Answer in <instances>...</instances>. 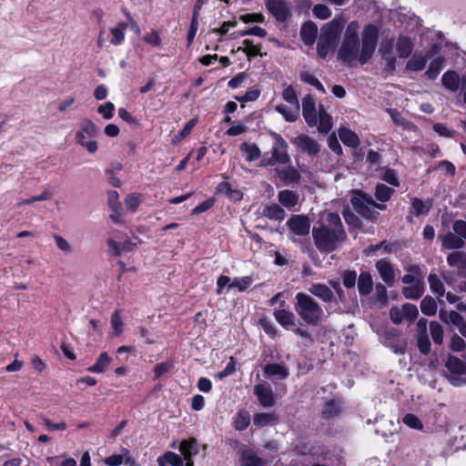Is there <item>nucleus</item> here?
Segmentation results:
<instances>
[{"label":"nucleus","instance_id":"f257e3e1","mask_svg":"<svg viewBox=\"0 0 466 466\" xmlns=\"http://www.w3.org/2000/svg\"><path fill=\"white\" fill-rule=\"evenodd\" d=\"M360 25L357 21L350 22L345 30L344 37L339 46L338 56L344 63L351 65L359 62L363 66L373 56L378 45L379 29L373 25H368L359 36Z\"/></svg>","mask_w":466,"mask_h":466},{"label":"nucleus","instance_id":"f03ea898","mask_svg":"<svg viewBox=\"0 0 466 466\" xmlns=\"http://www.w3.org/2000/svg\"><path fill=\"white\" fill-rule=\"evenodd\" d=\"M314 244L320 252L330 253L347 238L340 217L338 213H328L324 221L312 228Z\"/></svg>","mask_w":466,"mask_h":466},{"label":"nucleus","instance_id":"7ed1b4c3","mask_svg":"<svg viewBox=\"0 0 466 466\" xmlns=\"http://www.w3.org/2000/svg\"><path fill=\"white\" fill-rule=\"evenodd\" d=\"M295 310L308 324L318 325L323 320L324 311L309 295L299 292L296 295Z\"/></svg>","mask_w":466,"mask_h":466},{"label":"nucleus","instance_id":"20e7f679","mask_svg":"<svg viewBox=\"0 0 466 466\" xmlns=\"http://www.w3.org/2000/svg\"><path fill=\"white\" fill-rule=\"evenodd\" d=\"M350 202L354 210L364 218L372 219L378 213L374 208L384 210L386 205L375 202L372 198L360 190H353Z\"/></svg>","mask_w":466,"mask_h":466},{"label":"nucleus","instance_id":"39448f33","mask_svg":"<svg viewBox=\"0 0 466 466\" xmlns=\"http://www.w3.org/2000/svg\"><path fill=\"white\" fill-rule=\"evenodd\" d=\"M270 136L275 140V144L271 149V157L267 158L264 157L262 159L261 166H274L276 164L286 165L290 161V157L288 154V143L277 132H270Z\"/></svg>","mask_w":466,"mask_h":466},{"label":"nucleus","instance_id":"423d86ee","mask_svg":"<svg viewBox=\"0 0 466 466\" xmlns=\"http://www.w3.org/2000/svg\"><path fill=\"white\" fill-rule=\"evenodd\" d=\"M339 27V23L333 20L322 28V33L317 44V52L319 56L325 57L328 55L337 39Z\"/></svg>","mask_w":466,"mask_h":466},{"label":"nucleus","instance_id":"0eeeda50","mask_svg":"<svg viewBox=\"0 0 466 466\" xmlns=\"http://www.w3.org/2000/svg\"><path fill=\"white\" fill-rule=\"evenodd\" d=\"M84 133L89 137H96L98 134L97 127L88 118H85L80 123V129L76 133V140L82 147H86L89 153H96L97 151V143L95 140L86 142Z\"/></svg>","mask_w":466,"mask_h":466},{"label":"nucleus","instance_id":"6e6552de","mask_svg":"<svg viewBox=\"0 0 466 466\" xmlns=\"http://www.w3.org/2000/svg\"><path fill=\"white\" fill-rule=\"evenodd\" d=\"M267 10L279 22H285L291 16V5L286 0H267Z\"/></svg>","mask_w":466,"mask_h":466},{"label":"nucleus","instance_id":"1a4fd4ad","mask_svg":"<svg viewBox=\"0 0 466 466\" xmlns=\"http://www.w3.org/2000/svg\"><path fill=\"white\" fill-rule=\"evenodd\" d=\"M293 145L310 157H316L321 148L320 144L306 134H299L292 140Z\"/></svg>","mask_w":466,"mask_h":466},{"label":"nucleus","instance_id":"9d476101","mask_svg":"<svg viewBox=\"0 0 466 466\" xmlns=\"http://www.w3.org/2000/svg\"><path fill=\"white\" fill-rule=\"evenodd\" d=\"M287 227L297 236H307L310 230V220L305 215H292L287 221Z\"/></svg>","mask_w":466,"mask_h":466},{"label":"nucleus","instance_id":"9b49d317","mask_svg":"<svg viewBox=\"0 0 466 466\" xmlns=\"http://www.w3.org/2000/svg\"><path fill=\"white\" fill-rule=\"evenodd\" d=\"M303 116L309 127H315L318 124V109L315 106V100L310 95H307L302 99Z\"/></svg>","mask_w":466,"mask_h":466},{"label":"nucleus","instance_id":"f8f14e48","mask_svg":"<svg viewBox=\"0 0 466 466\" xmlns=\"http://www.w3.org/2000/svg\"><path fill=\"white\" fill-rule=\"evenodd\" d=\"M394 44L393 39L383 41L380 44L379 52L382 59L386 62V69L389 72H393L396 67V58L393 51Z\"/></svg>","mask_w":466,"mask_h":466},{"label":"nucleus","instance_id":"ddd939ff","mask_svg":"<svg viewBox=\"0 0 466 466\" xmlns=\"http://www.w3.org/2000/svg\"><path fill=\"white\" fill-rule=\"evenodd\" d=\"M254 393L257 395L260 404L264 407H271L275 403L271 387L267 384H258L254 387Z\"/></svg>","mask_w":466,"mask_h":466},{"label":"nucleus","instance_id":"4468645a","mask_svg":"<svg viewBox=\"0 0 466 466\" xmlns=\"http://www.w3.org/2000/svg\"><path fill=\"white\" fill-rule=\"evenodd\" d=\"M376 269L382 280L390 287L395 282V272L392 265L386 259H380L376 262Z\"/></svg>","mask_w":466,"mask_h":466},{"label":"nucleus","instance_id":"2eb2a0df","mask_svg":"<svg viewBox=\"0 0 466 466\" xmlns=\"http://www.w3.org/2000/svg\"><path fill=\"white\" fill-rule=\"evenodd\" d=\"M318 130L320 133L327 134L332 128V118L328 114L323 105H319L318 107Z\"/></svg>","mask_w":466,"mask_h":466},{"label":"nucleus","instance_id":"dca6fc26","mask_svg":"<svg viewBox=\"0 0 466 466\" xmlns=\"http://www.w3.org/2000/svg\"><path fill=\"white\" fill-rule=\"evenodd\" d=\"M317 33L318 27L315 23L308 21L300 29V37L306 45L312 46L316 40Z\"/></svg>","mask_w":466,"mask_h":466},{"label":"nucleus","instance_id":"f3484780","mask_svg":"<svg viewBox=\"0 0 466 466\" xmlns=\"http://www.w3.org/2000/svg\"><path fill=\"white\" fill-rule=\"evenodd\" d=\"M358 290L360 296L369 295L373 289V279L370 272L362 271L358 277Z\"/></svg>","mask_w":466,"mask_h":466},{"label":"nucleus","instance_id":"a211bd4d","mask_svg":"<svg viewBox=\"0 0 466 466\" xmlns=\"http://www.w3.org/2000/svg\"><path fill=\"white\" fill-rule=\"evenodd\" d=\"M309 293L313 296L318 297L324 302H330L333 299V292L332 290L325 284H313L309 289Z\"/></svg>","mask_w":466,"mask_h":466},{"label":"nucleus","instance_id":"6ab92c4d","mask_svg":"<svg viewBox=\"0 0 466 466\" xmlns=\"http://www.w3.org/2000/svg\"><path fill=\"white\" fill-rule=\"evenodd\" d=\"M423 292L424 282L420 279H417L412 285L402 289L403 296L409 299H418L422 296Z\"/></svg>","mask_w":466,"mask_h":466},{"label":"nucleus","instance_id":"aec40b11","mask_svg":"<svg viewBox=\"0 0 466 466\" xmlns=\"http://www.w3.org/2000/svg\"><path fill=\"white\" fill-rule=\"evenodd\" d=\"M263 371L266 376L277 377L279 380H284L289 374V369L281 364H268Z\"/></svg>","mask_w":466,"mask_h":466},{"label":"nucleus","instance_id":"412c9836","mask_svg":"<svg viewBox=\"0 0 466 466\" xmlns=\"http://www.w3.org/2000/svg\"><path fill=\"white\" fill-rule=\"evenodd\" d=\"M339 137L346 146L352 148H357L360 144L358 135L346 127L339 129Z\"/></svg>","mask_w":466,"mask_h":466},{"label":"nucleus","instance_id":"4be33fe9","mask_svg":"<svg viewBox=\"0 0 466 466\" xmlns=\"http://www.w3.org/2000/svg\"><path fill=\"white\" fill-rule=\"evenodd\" d=\"M441 244L447 249H459L464 246V240L455 232H449L442 238Z\"/></svg>","mask_w":466,"mask_h":466},{"label":"nucleus","instance_id":"5701e85b","mask_svg":"<svg viewBox=\"0 0 466 466\" xmlns=\"http://www.w3.org/2000/svg\"><path fill=\"white\" fill-rule=\"evenodd\" d=\"M178 449L181 454L183 455L184 459H190L198 451V443L196 439L194 438L182 441L179 444Z\"/></svg>","mask_w":466,"mask_h":466},{"label":"nucleus","instance_id":"b1692460","mask_svg":"<svg viewBox=\"0 0 466 466\" xmlns=\"http://www.w3.org/2000/svg\"><path fill=\"white\" fill-rule=\"evenodd\" d=\"M446 368L453 374L464 375L466 374V364L459 358L449 356L447 359Z\"/></svg>","mask_w":466,"mask_h":466},{"label":"nucleus","instance_id":"393cba45","mask_svg":"<svg viewBox=\"0 0 466 466\" xmlns=\"http://www.w3.org/2000/svg\"><path fill=\"white\" fill-rule=\"evenodd\" d=\"M396 48L400 58H407L411 54L413 44L410 37L400 36L397 40Z\"/></svg>","mask_w":466,"mask_h":466},{"label":"nucleus","instance_id":"a878e982","mask_svg":"<svg viewBox=\"0 0 466 466\" xmlns=\"http://www.w3.org/2000/svg\"><path fill=\"white\" fill-rule=\"evenodd\" d=\"M278 199L287 208H292L299 202L298 195L288 189L279 191Z\"/></svg>","mask_w":466,"mask_h":466},{"label":"nucleus","instance_id":"bb28decb","mask_svg":"<svg viewBox=\"0 0 466 466\" xmlns=\"http://www.w3.org/2000/svg\"><path fill=\"white\" fill-rule=\"evenodd\" d=\"M279 177L286 183L298 182L300 178L299 171L293 167L276 169Z\"/></svg>","mask_w":466,"mask_h":466},{"label":"nucleus","instance_id":"cd10ccee","mask_svg":"<svg viewBox=\"0 0 466 466\" xmlns=\"http://www.w3.org/2000/svg\"><path fill=\"white\" fill-rule=\"evenodd\" d=\"M442 85L452 92H455L460 87V78L456 72L448 71L441 77Z\"/></svg>","mask_w":466,"mask_h":466},{"label":"nucleus","instance_id":"c85d7f7f","mask_svg":"<svg viewBox=\"0 0 466 466\" xmlns=\"http://www.w3.org/2000/svg\"><path fill=\"white\" fill-rule=\"evenodd\" d=\"M157 464L158 466H167V464L171 466H183V460L177 453L167 451L163 456L157 459Z\"/></svg>","mask_w":466,"mask_h":466},{"label":"nucleus","instance_id":"c756f323","mask_svg":"<svg viewBox=\"0 0 466 466\" xmlns=\"http://www.w3.org/2000/svg\"><path fill=\"white\" fill-rule=\"evenodd\" d=\"M111 360L112 359L108 356L106 352H102L99 355L96 362L93 366L89 367L87 370L90 372L103 373L108 368L109 364L111 363Z\"/></svg>","mask_w":466,"mask_h":466},{"label":"nucleus","instance_id":"7c9ffc66","mask_svg":"<svg viewBox=\"0 0 466 466\" xmlns=\"http://www.w3.org/2000/svg\"><path fill=\"white\" fill-rule=\"evenodd\" d=\"M127 28V24L125 22L119 23L116 26L109 29L112 38L110 44L114 46L120 45L125 39V31Z\"/></svg>","mask_w":466,"mask_h":466},{"label":"nucleus","instance_id":"2f4dec72","mask_svg":"<svg viewBox=\"0 0 466 466\" xmlns=\"http://www.w3.org/2000/svg\"><path fill=\"white\" fill-rule=\"evenodd\" d=\"M263 216L269 219L282 220L285 218V210L278 204L265 207L262 212Z\"/></svg>","mask_w":466,"mask_h":466},{"label":"nucleus","instance_id":"473e14b6","mask_svg":"<svg viewBox=\"0 0 466 466\" xmlns=\"http://www.w3.org/2000/svg\"><path fill=\"white\" fill-rule=\"evenodd\" d=\"M240 466H264V461L250 451L241 454Z\"/></svg>","mask_w":466,"mask_h":466},{"label":"nucleus","instance_id":"72a5a7b5","mask_svg":"<svg viewBox=\"0 0 466 466\" xmlns=\"http://www.w3.org/2000/svg\"><path fill=\"white\" fill-rule=\"evenodd\" d=\"M341 412V403L336 400H331L326 402L322 414L326 419H330L338 416Z\"/></svg>","mask_w":466,"mask_h":466},{"label":"nucleus","instance_id":"f704fd0d","mask_svg":"<svg viewBox=\"0 0 466 466\" xmlns=\"http://www.w3.org/2000/svg\"><path fill=\"white\" fill-rule=\"evenodd\" d=\"M275 318L284 327L295 326V315L286 309H279L275 312Z\"/></svg>","mask_w":466,"mask_h":466},{"label":"nucleus","instance_id":"c9c22d12","mask_svg":"<svg viewBox=\"0 0 466 466\" xmlns=\"http://www.w3.org/2000/svg\"><path fill=\"white\" fill-rule=\"evenodd\" d=\"M411 206L412 213L418 217L422 214H427L430 211L431 208V202L430 200L424 202L420 198H414L411 199Z\"/></svg>","mask_w":466,"mask_h":466},{"label":"nucleus","instance_id":"e433bc0d","mask_svg":"<svg viewBox=\"0 0 466 466\" xmlns=\"http://www.w3.org/2000/svg\"><path fill=\"white\" fill-rule=\"evenodd\" d=\"M299 77L302 82L314 86L315 88H317L319 91L322 92L323 94L326 93V90H325L323 85L315 77V76L311 72H309L308 70H303L300 72Z\"/></svg>","mask_w":466,"mask_h":466},{"label":"nucleus","instance_id":"4c0bfd02","mask_svg":"<svg viewBox=\"0 0 466 466\" xmlns=\"http://www.w3.org/2000/svg\"><path fill=\"white\" fill-rule=\"evenodd\" d=\"M427 63V58L420 54H415L407 62L406 67L410 71H420L422 70Z\"/></svg>","mask_w":466,"mask_h":466},{"label":"nucleus","instance_id":"58836bf2","mask_svg":"<svg viewBox=\"0 0 466 466\" xmlns=\"http://www.w3.org/2000/svg\"><path fill=\"white\" fill-rule=\"evenodd\" d=\"M240 149L246 153V159L248 162H252L260 157V150L256 144L243 143Z\"/></svg>","mask_w":466,"mask_h":466},{"label":"nucleus","instance_id":"ea45409f","mask_svg":"<svg viewBox=\"0 0 466 466\" xmlns=\"http://www.w3.org/2000/svg\"><path fill=\"white\" fill-rule=\"evenodd\" d=\"M431 290L438 297H442L445 292L444 285L436 274H430L428 277Z\"/></svg>","mask_w":466,"mask_h":466},{"label":"nucleus","instance_id":"a19ab883","mask_svg":"<svg viewBox=\"0 0 466 466\" xmlns=\"http://www.w3.org/2000/svg\"><path fill=\"white\" fill-rule=\"evenodd\" d=\"M250 422V416L246 410H239L234 420V427L237 431H244Z\"/></svg>","mask_w":466,"mask_h":466},{"label":"nucleus","instance_id":"79ce46f5","mask_svg":"<svg viewBox=\"0 0 466 466\" xmlns=\"http://www.w3.org/2000/svg\"><path fill=\"white\" fill-rule=\"evenodd\" d=\"M394 189L384 185L378 184L375 190V197L380 202H386L390 200L391 195L393 194Z\"/></svg>","mask_w":466,"mask_h":466},{"label":"nucleus","instance_id":"37998d69","mask_svg":"<svg viewBox=\"0 0 466 466\" xmlns=\"http://www.w3.org/2000/svg\"><path fill=\"white\" fill-rule=\"evenodd\" d=\"M387 112L389 113V115L390 116L392 121L396 125L402 126L406 129H412L414 127V125L411 122L404 119L401 116L400 113L399 111H397L396 109L388 108Z\"/></svg>","mask_w":466,"mask_h":466},{"label":"nucleus","instance_id":"c03bdc74","mask_svg":"<svg viewBox=\"0 0 466 466\" xmlns=\"http://www.w3.org/2000/svg\"><path fill=\"white\" fill-rule=\"evenodd\" d=\"M420 309L423 314L433 316L437 311V303L431 297H425L420 302Z\"/></svg>","mask_w":466,"mask_h":466},{"label":"nucleus","instance_id":"a18cd8bd","mask_svg":"<svg viewBox=\"0 0 466 466\" xmlns=\"http://www.w3.org/2000/svg\"><path fill=\"white\" fill-rule=\"evenodd\" d=\"M276 421V418L271 413H258L254 416L253 422L258 427L272 425Z\"/></svg>","mask_w":466,"mask_h":466},{"label":"nucleus","instance_id":"49530a36","mask_svg":"<svg viewBox=\"0 0 466 466\" xmlns=\"http://www.w3.org/2000/svg\"><path fill=\"white\" fill-rule=\"evenodd\" d=\"M430 330L434 343L439 345L441 344L443 340V329L441 324L436 321H431L430 323Z\"/></svg>","mask_w":466,"mask_h":466},{"label":"nucleus","instance_id":"de8ad7c7","mask_svg":"<svg viewBox=\"0 0 466 466\" xmlns=\"http://www.w3.org/2000/svg\"><path fill=\"white\" fill-rule=\"evenodd\" d=\"M282 97L285 101L294 106V107H296L297 110H299V99L296 91L294 90L292 86H289L283 90Z\"/></svg>","mask_w":466,"mask_h":466},{"label":"nucleus","instance_id":"09e8293b","mask_svg":"<svg viewBox=\"0 0 466 466\" xmlns=\"http://www.w3.org/2000/svg\"><path fill=\"white\" fill-rule=\"evenodd\" d=\"M440 317L443 321L450 322L459 328L464 321L462 316L457 311H451L448 314L441 312Z\"/></svg>","mask_w":466,"mask_h":466},{"label":"nucleus","instance_id":"8fccbe9b","mask_svg":"<svg viewBox=\"0 0 466 466\" xmlns=\"http://www.w3.org/2000/svg\"><path fill=\"white\" fill-rule=\"evenodd\" d=\"M252 284L250 277L235 278L229 284V289H237L239 292L246 290Z\"/></svg>","mask_w":466,"mask_h":466},{"label":"nucleus","instance_id":"3c124183","mask_svg":"<svg viewBox=\"0 0 466 466\" xmlns=\"http://www.w3.org/2000/svg\"><path fill=\"white\" fill-rule=\"evenodd\" d=\"M111 326L113 329L114 336H120L123 332V320L120 316V311L116 310L111 316Z\"/></svg>","mask_w":466,"mask_h":466},{"label":"nucleus","instance_id":"603ef678","mask_svg":"<svg viewBox=\"0 0 466 466\" xmlns=\"http://www.w3.org/2000/svg\"><path fill=\"white\" fill-rule=\"evenodd\" d=\"M466 259V254L461 251H455L448 255L447 261L451 267H456L458 269Z\"/></svg>","mask_w":466,"mask_h":466},{"label":"nucleus","instance_id":"864d4df0","mask_svg":"<svg viewBox=\"0 0 466 466\" xmlns=\"http://www.w3.org/2000/svg\"><path fill=\"white\" fill-rule=\"evenodd\" d=\"M276 110L279 112L287 121L293 122L297 119L299 110L288 108L285 105H278Z\"/></svg>","mask_w":466,"mask_h":466},{"label":"nucleus","instance_id":"5fc2aeb1","mask_svg":"<svg viewBox=\"0 0 466 466\" xmlns=\"http://www.w3.org/2000/svg\"><path fill=\"white\" fill-rule=\"evenodd\" d=\"M357 273L354 270H345L342 273L343 285L347 289H352L355 287L357 282Z\"/></svg>","mask_w":466,"mask_h":466},{"label":"nucleus","instance_id":"6e6d98bb","mask_svg":"<svg viewBox=\"0 0 466 466\" xmlns=\"http://www.w3.org/2000/svg\"><path fill=\"white\" fill-rule=\"evenodd\" d=\"M403 422L408 427L415 430H422L423 424L420 420L414 414H406L403 418Z\"/></svg>","mask_w":466,"mask_h":466},{"label":"nucleus","instance_id":"4d7b16f0","mask_svg":"<svg viewBox=\"0 0 466 466\" xmlns=\"http://www.w3.org/2000/svg\"><path fill=\"white\" fill-rule=\"evenodd\" d=\"M441 67H442V60L440 58L434 59L431 63L428 70L426 71V75L428 76V77L430 79H434L439 75Z\"/></svg>","mask_w":466,"mask_h":466},{"label":"nucleus","instance_id":"13d9d810","mask_svg":"<svg viewBox=\"0 0 466 466\" xmlns=\"http://www.w3.org/2000/svg\"><path fill=\"white\" fill-rule=\"evenodd\" d=\"M313 15L319 19H328L331 15L330 9L325 5H316L312 9Z\"/></svg>","mask_w":466,"mask_h":466},{"label":"nucleus","instance_id":"bf43d9fd","mask_svg":"<svg viewBox=\"0 0 466 466\" xmlns=\"http://www.w3.org/2000/svg\"><path fill=\"white\" fill-rule=\"evenodd\" d=\"M390 318L391 321L396 325L402 323L405 320V316H404V311H403L402 307L401 308L392 307L390 310Z\"/></svg>","mask_w":466,"mask_h":466},{"label":"nucleus","instance_id":"052dcab7","mask_svg":"<svg viewBox=\"0 0 466 466\" xmlns=\"http://www.w3.org/2000/svg\"><path fill=\"white\" fill-rule=\"evenodd\" d=\"M402 309L404 311L405 319L413 321L418 317L419 311L415 305L405 303L402 305Z\"/></svg>","mask_w":466,"mask_h":466},{"label":"nucleus","instance_id":"680f3d73","mask_svg":"<svg viewBox=\"0 0 466 466\" xmlns=\"http://www.w3.org/2000/svg\"><path fill=\"white\" fill-rule=\"evenodd\" d=\"M54 239L56 241L57 248L61 251H63L66 254H69L72 252V247H71L70 243L66 238H64L62 236L55 234Z\"/></svg>","mask_w":466,"mask_h":466},{"label":"nucleus","instance_id":"e2e57ef3","mask_svg":"<svg viewBox=\"0 0 466 466\" xmlns=\"http://www.w3.org/2000/svg\"><path fill=\"white\" fill-rule=\"evenodd\" d=\"M144 41L152 46L158 47L161 46V39L158 33L155 30H152L150 33L147 34L143 37Z\"/></svg>","mask_w":466,"mask_h":466},{"label":"nucleus","instance_id":"0e129e2a","mask_svg":"<svg viewBox=\"0 0 466 466\" xmlns=\"http://www.w3.org/2000/svg\"><path fill=\"white\" fill-rule=\"evenodd\" d=\"M108 203L112 211L121 210L122 208L121 203L118 201V193L115 190L108 192Z\"/></svg>","mask_w":466,"mask_h":466},{"label":"nucleus","instance_id":"69168bd1","mask_svg":"<svg viewBox=\"0 0 466 466\" xmlns=\"http://www.w3.org/2000/svg\"><path fill=\"white\" fill-rule=\"evenodd\" d=\"M173 367V364L172 362H161L159 364H157L155 369H154V371H155V379H158L160 378L161 376L167 374Z\"/></svg>","mask_w":466,"mask_h":466},{"label":"nucleus","instance_id":"338daca9","mask_svg":"<svg viewBox=\"0 0 466 466\" xmlns=\"http://www.w3.org/2000/svg\"><path fill=\"white\" fill-rule=\"evenodd\" d=\"M451 349L454 351H461L465 349L466 343L462 338L454 334L451 339Z\"/></svg>","mask_w":466,"mask_h":466},{"label":"nucleus","instance_id":"774afa93","mask_svg":"<svg viewBox=\"0 0 466 466\" xmlns=\"http://www.w3.org/2000/svg\"><path fill=\"white\" fill-rule=\"evenodd\" d=\"M452 228L462 239H466V220H456L453 223Z\"/></svg>","mask_w":466,"mask_h":466}]
</instances>
